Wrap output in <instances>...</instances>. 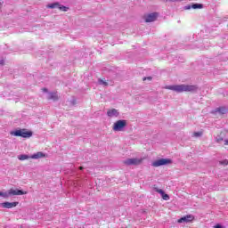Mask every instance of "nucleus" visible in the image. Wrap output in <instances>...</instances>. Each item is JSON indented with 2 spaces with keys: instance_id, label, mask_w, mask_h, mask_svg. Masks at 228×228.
I'll return each mask as SVG.
<instances>
[{
  "instance_id": "obj_1",
  "label": "nucleus",
  "mask_w": 228,
  "mask_h": 228,
  "mask_svg": "<svg viewBox=\"0 0 228 228\" xmlns=\"http://www.w3.org/2000/svg\"><path fill=\"white\" fill-rule=\"evenodd\" d=\"M166 90H172V92H176V94H183V92H197L199 87L193 85H171L166 86L164 87Z\"/></svg>"
},
{
  "instance_id": "obj_2",
  "label": "nucleus",
  "mask_w": 228,
  "mask_h": 228,
  "mask_svg": "<svg viewBox=\"0 0 228 228\" xmlns=\"http://www.w3.org/2000/svg\"><path fill=\"white\" fill-rule=\"evenodd\" d=\"M10 134L12 136H21V138H31L33 136V132L27 131L26 129L12 131Z\"/></svg>"
},
{
  "instance_id": "obj_3",
  "label": "nucleus",
  "mask_w": 228,
  "mask_h": 228,
  "mask_svg": "<svg viewBox=\"0 0 228 228\" xmlns=\"http://www.w3.org/2000/svg\"><path fill=\"white\" fill-rule=\"evenodd\" d=\"M127 126V121L126 119H119L116 121L113 125V131H124V128Z\"/></svg>"
},
{
  "instance_id": "obj_4",
  "label": "nucleus",
  "mask_w": 228,
  "mask_h": 228,
  "mask_svg": "<svg viewBox=\"0 0 228 228\" xmlns=\"http://www.w3.org/2000/svg\"><path fill=\"white\" fill-rule=\"evenodd\" d=\"M46 7L50 8L52 10H54V9L58 8L61 12H67L69 10L68 7H65V5L60 4V3H58V2H55V3H53V4H49L48 5H46Z\"/></svg>"
},
{
  "instance_id": "obj_5",
  "label": "nucleus",
  "mask_w": 228,
  "mask_h": 228,
  "mask_svg": "<svg viewBox=\"0 0 228 228\" xmlns=\"http://www.w3.org/2000/svg\"><path fill=\"white\" fill-rule=\"evenodd\" d=\"M228 111L227 106H221L216 108L214 110L211 111L212 115H225Z\"/></svg>"
},
{
  "instance_id": "obj_6",
  "label": "nucleus",
  "mask_w": 228,
  "mask_h": 228,
  "mask_svg": "<svg viewBox=\"0 0 228 228\" xmlns=\"http://www.w3.org/2000/svg\"><path fill=\"white\" fill-rule=\"evenodd\" d=\"M172 160L169 159H160L152 163V167H163L164 165H170Z\"/></svg>"
},
{
  "instance_id": "obj_7",
  "label": "nucleus",
  "mask_w": 228,
  "mask_h": 228,
  "mask_svg": "<svg viewBox=\"0 0 228 228\" xmlns=\"http://www.w3.org/2000/svg\"><path fill=\"white\" fill-rule=\"evenodd\" d=\"M143 159H126L123 161L125 165L131 166V165H140Z\"/></svg>"
},
{
  "instance_id": "obj_8",
  "label": "nucleus",
  "mask_w": 228,
  "mask_h": 228,
  "mask_svg": "<svg viewBox=\"0 0 228 228\" xmlns=\"http://www.w3.org/2000/svg\"><path fill=\"white\" fill-rule=\"evenodd\" d=\"M28 191H24L22 190L18 189H10L9 190V197H13L15 195H27Z\"/></svg>"
},
{
  "instance_id": "obj_9",
  "label": "nucleus",
  "mask_w": 228,
  "mask_h": 228,
  "mask_svg": "<svg viewBox=\"0 0 228 228\" xmlns=\"http://www.w3.org/2000/svg\"><path fill=\"white\" fill-rule=\"evenodd\" d=\"M19 206V202H8L5 201L4 203H1V207L4 209H12V208H17Z\"/></svg>"
},
{
  "instance_id": "obj_10",
  "label": "nucleus",
  "mask_w": 228,
  "mask_h": 228,
  "mask_svg": "<svg viewBox=\"0 0 228 228\" xmlns=\"http://www.w3.org/2000/svg\"><path fill=\"white\" fill-rule=\"evenodd\" d=\"M118 115H120V112H118L117 109H110L107 111V116L110 117V118H117Z\"/></svg>"
},
{
  "instance_id": "obj_11",
  "label": "nucleus",
  "mask_w": 228,
  "mask_h": 228,
  "mask_svg": "<svg viewBox=\"0 0 228 228\" xmlns=\"http://www.w3.org/2000/svg\"><path fill=\"white\" fill-rule=\"evenodd\" d=\"M158 19V12H152L145 16V22H154Z\"/></svg>"
},
{
  "instance_id": "obj_12",
  "label": "nucleus",
  "mask_w": 228,
  "mask_h": 228,
  "mask_svg": "<svg viewBox=\"0 0 228 228\" xmlns=\"http://www.w3.org/2000/svg\"><path fill=\"white\" fill-rule=\"evenodd\" d=\"M193 218L194 217L191 215L183 216L178 220V224H184V223L188 224V222H192Z\"/></svg>"
},
{
  "instance_id": "obj_13",
  "label": "nucleus",
  "mask_w": 228,
  "mask_h": 228,
  "mask_svg": "<svg viewBox=\"0 0 228 228\" xmlns=\"http://www.w3.org/2000/svg\"><path fill=\"white\" fill-rule=\"evenodd\" d=\"M41 158H45V154L42 151H38L30 156V159H40Z\"/></svg>"
},
{
  "instance_id": "obj_14",
  "label": "nucleus",
  "mask_w": 228,
  "mask_h": 228,
  "mask_svg": "<svg viewBox=\"0 0 228 228\" xmlns=\"http://www.w3.org/2000/svg\"><path fill=\"white\" fill-rule=\"evenodd\" d=\"M224 138H225V132H222L219 135L216 137V142L217 143H222V142H224Z\"/></svg>"
},
{
  "instance_id": "obj_15",
  "label": "nucleus",
  "mask_w": 228,
  "mask_h": 228,
  "mask_svg": "<svg viewBox=\"0 0 228 228\" xmlns=\"http://www.w3.org/2000/svg\"><path fill=\"white\" fill-rule=\"evenodd\" d=\"M204 5H202L201 4H193L191 6H186L185 10H191V8H193V10H197V9H200L203 8Z\"/></svg>"
},
{
  "instance_id": "obj_16",
  "label": "nucleus",
  "mask_w": 228,
  "mask_h": 228,
  "mask_svg": "<svg viewBox=\"0 0 228 228\" xmlns=\"http://www.w3.org/2000/svg\"><path fill=\"white\" fill-rule=\"evenodd\" d=\"M47 99L52 101H58V94L57 93H50L47 95Z\"/></svg>"
},
{
  "instance_id": "obj_17",
  "label": "nucleus",
  "mask_w": 228,
  "mask_h": 228,
  "mask_svg": "<svg viewBox=\"0 0 228 228\" xmlns=\"http://www.w3.org/2000/svg\"><path fill=\"white\" fill-rule=\"evenodd\" d=\"M18 159H20V161H25V159H31V156L21 154L18 156Z\"/></svg>"
},
{
  "instance_id": "obj_18",
  "label": "nucleus",
  "mask_w": 228,
  "mask_h": 228,
  "mask_svg": "<svg viewBox=\"0 0 228 228\" xmlns=\"http://www.w3.org/2000/svg\"><path fill=\"white\" fill-rule=\"evenodd\" d=\"M0 197H3L4 199H8V197H10V191H0Z\"/></svg>"
},
{
  "instance_id": "obj_19",
  "label": "nucleus",
  "mask_w": 228,
  "mask_h": 228,
  "mask_svg": "<svg viewBox=\"0 0 228 228\" xmlns=\"http://www.w3.org/2000/svg\"><path fill=\"white\" fill-rule=\"evenodd\" d=\"M99 84L102 85V86H108V82L102 80V79H99Z\"/></svg>"
},
{
  "instance_id": "obj_20",
  "label": "nucleus",
  "mask_w": 228,
  "mask_h": 228,
  "mask_svg": "<svg viewBox=\"0 0 228 228\" xmlns=\"http://www.w3.org/2000/svg\"><path fill=\"white\" fill-rule=\"evenodd\" d=\"M161 197L164 200H170V196H168V194L164 193V194L161 195Z\"/></svg>"
},
{
  "instance_id": "obj_21",
  "label": "nucleus",
  "mask_w": 228,
  "mask_h": 228,
  "mask_svg": "<svg viewBox=\"0 0 228 228\" xmlns=\"http://www.w3.org/2000/svg\"><path fill=\"white\" fill-rule=\"evenodd\" d=\"M155 191H157V193H159L161 196L165 193L163 190L158 188H155Z\"/></svg>"
},
{
  "instance_id": "obj_22",
  "label": "nucleus",
  "mask_w": 228,
  "mask_h": 228,
  "mask_svg": "<svg viewBox=\"0 0 228 228\" xmlns=\"http://www.w3.org/2000/svg\"><path fill=\"white\" fill-rule=\"evenodd\" d=\"M194 136H195L196 138H199V136H202V133H200V132H195V133H194Z\"/></svg>"
},
{
  "instance_id": "obj_23",
  "label": "nucleus",
  "mask_w": 228,
  "mask_h": 228,
  "mask_svg": "<svg viewBox=\"0 0 228 228\" xmlns=\"http://www.w3.org/2000/svg\"><path fill=\"white\" fill-rule=\"evenodd\" d=\"M220 164H221V165L227 166V165H228V160H227V159H224V160L221 161Z\"/></svg>"
},
{
  "instance_id": "obj_24",
  "label": "nucleus",
  "mask_w": 228,
  "mask_h": 228,
  "mask_svg": "<svg viewBox=\"0 0 228 228\" xmlns=\"http://www.w3.org/2000/svg\"><path fill=\"white\" fill-rule=\"evenodd\" d=\"M214 228H222V224H216Z\"/></svg>"
},
{
  "instance_id": "obj_25",
  "label": "nucleus",
  "mask_w": 228,
  "mask_h": 228,
  "mask_svg": "<svg viewBox=\"0 0 228 228\" xmlns=\"http://www.w3.org/2000/svg\"><path fill=\"white\" fill-rule=\"evenodd\" d=\"M74 184H75L76 186H81V183H80L79 182H76Z\"/></svg>"
},
{
  "instance_id": "obj_26",
  "label": "nucleus",
  "mask_w": 228,
  "mask_h": 228,
  "mask_svg": "<svg viewBox=\"0 0 228 228\" xmlns=\"http://www.w3.org/2000/svg\"><path fill=\"white\" fill-rule=\"evenodd\" d=\"M0 65H4V60L0 61Z\"/></svg>"
},
{
  "instance_id": "obj_27",
  "label": "nucleus",
  "mask_w": 228,
  "mask_h": 228,
  "mask_svg": "<svg viewBox=\"0 0 228 228\" xmlns=\"http://www.w3.org/2000/svg\"><path fill=\"white\" fill-rule=\"evenodd\" d=\"M224 145H228V139H224Z\"/></svg>"
},
{
  "instance_id": "obj_28",
  "label": "nucleus",
  "mask_w": 228,
  "mask_h": 228,
  "mask_svg": "<svg viewBox=\"0 0 228 228\" xmlns=\"http://www.w3.org/2000/svg\"><path fill=\"white\" fill-rule=\"evenodd\" d=\"M3 8V3L0 2V10Z\"/></svg>"
},
{
  "instance_id": "obj_29",
  "label": "nucleus",
  "mask_w": 228,
  "mask_h": 228,
  "mask_svg": "<svg viewBox=\"0 0 228 228\" xmlns=\"http://www.w3.org/2000/svg\"><path fill=\"white\" fill-rule=\"evenodd\" d=\"M43 92H47V88H44V89H43Z\"/></svg>"
},
{
  "instance_id": "obj_30",
  "label": "nucleus",
  "mask_w": 228,
  "mask_h": 228,
  "mask_svg": "<svg viewBox=\"0 0 228 228\" xmlns=\"http://www.w3.org/2000/svg\"><path fill=\"white\" fill-rule=\"evenodd\" d=\"M147 79H149V80H151V79H152V77H147Z\"/></svg>"
},
{
  "instance_id": "obj_31",
  "label": "nucleus",
  "mask_w": 228,
  "mask_h": 228,
  "mask_svg": "<svg viewBox=\"0 0 228 228\" xmlns=\"http://www.w3.org/2000/svg\"><path fill=\"white\" fill-rule=\"evenodd\" d=\"M79 168H80V170H83V167H80Z\"/></svg>"
}]
</instances>
